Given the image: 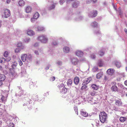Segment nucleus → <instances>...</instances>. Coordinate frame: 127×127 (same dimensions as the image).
<instances>
[{"label":"nucleus","mask_w":127,"mask_h":127,"mask_svg":"<svg viewBox=\"0 0 127 127\" xmlns=\"http://www.w3.org/2000/svg\"><path fill=\"white\" fill-rule=\"evenodd\" d=\"M37 39L38 40L43 44L46 43L48 41V38L47 36L44 34L38 36Z\"/></svg>","instance_id":"nucleus-1"},{"label":"nucleus","mask_w":127,"mask_h":127,"mask_svg":"<svg viewBox=\"0 0 127 127\" xmlns=\"http://www.w3.org/2000/svg\"><path fill=\"white\" fill-rule=\"evenodd\" d=\"M99 116L100 121L101 122L104 123L106 121L107 118V115L104 112H102Z\"/></svg>","instance_id":"nucleus-2"},{"label":"nucleus","mask_w":127,"mask_h":127,"mask_svg":"<svg viewBox=\"0 0 127 127\" xmlns=\"http://www.w3.org/2000/svg\"><path fill=\"white\" fill-rule=\"evenodd\" d=\"M10 15V11L7 9H4L2 11V16L3 18H7Z\"/></svg>","instance_id":"nucleus-3"},{"label":"nucleus","mask_w":127,"mask_h":127,"mask_svg":"<svg viewBox=\"0 0 127 127\" xmlns=\"http://www.w3.org/2000/svg\"><path fill=\"white\" fill-rule=\"evenodd\" d=\"M97 14V12L96 11H93L89 12L88 15L89 17L93 18L95 17Z\"/></svg>","instance_id":"nucleus-4"},{"label":"nucleus","mask_w":127,"mask_h":127,"mask_svg":"<svg viewBox=\"0 0 127 127\" xmlns=\"http://www.w3.org/2000/svg\"><path fill=\"white\" fill-rule=\"evenodd\" d=\"M34 29L36 31H44L45 28L41 26H36L35 27Z\"/></svg>","instance_id":"nucleus-5"},{"label":"nucleus","mask_w":127,"mask_h":127,"mask_svg":"<svg viewBox=\"0 0 127 127\" xmlns=\"http://www.w3.org/2000/svg\"><path fill=\"white\" fill-rule=\"evenodd\" d=\"M32 8L31 6H27L26 7L25 10L26 12L27 13H31L32 11Z\"/></svg>","instance_id":"nucleus-6"},{"label":"nucleus","mask_w":127,"mask_h":127,"mask_svg":"<svg viewBox=\"0 0 127 127\" xmlns=\"http://www.w3.org/2000/svg\"><path fill=\"white\" fill-rule=\"evenodd\" d=\"M26 32L27 34L29 36H33L35 34L34 32L32 30L28 29Z\"/></svg>","instance_id":"nucleus-7"},{"label":"nucleus","mask_w":127,"mask_h":127,"mask_svg":"<svg viewBox=\"0 0 127 127\" xmlns=\"http://www.w3.org/2000/svg\"><path fill=\"white\" fill-rule=\"evenodd\" d=\"M92 80L91 77H89L87 79H85L83 83V85L87 84H88Z\"/></svg>","instance_id":"nucleus-8"},{"label":"nucleus","mask_w":127,"mask_h":127,"mask_svg":"<svg viewBox=\"0 0 127 127\" xmlns=\"http://www.w3.org/2000/svg\"><path fill=\"white\" fill-rule=\"evenodd\" d=\"M115 72V70L114 69L112 68H110L107 70V73L111 75H112Z\"/></svg>","instance_id":"nucleus-9"},{"label":"nucleus","mask_w":127,"mask_h":127,"mask_svg":"<svg viewBox=\"0 0 127 127\" xmlns=\"http://www.w3.org/2000/svg\"><path fill=\"white\" fill-rule=\"evenodd\" d=\"M70 50L69 48L67 46H64L63 49V52L65 53H67L69 52Z\"/></svg>","instance_id":"nucleus-10"},{"label":"nucleus","mask_w":127,"mask_h":127,"mask_svg":"<svg viewBox=\"0 0 127 127\" xmlns=\"http://www.w3.org/2000/svg\"><path fill=\"white\" fill-rule=\"evenodd\" d=\"M76 55L79 57H81L83 55V53L80 50H77L76 52Z\"/></svg>","instance_id":"nucleus-11"},{"label":"nucleus","mask_w":127,"mask_h":127,"mask_svg":"<svg viewBox=\"0 0 127 127\" xmlns=\"http://www.w3.org/2000/svg\"><path fill=\"white\" fill-rule=\"evenodd\" d=\"M81 115L85 117H87L88 115V113L86 112L85 110L82 109L81 111Z\"/></svg>","instance_id":"nucleus-12"},{"label":"nucleus","mask_w":127,"mask_h":127,"mask_svg":"<svg viewBox=\"0 0 127 127\" xmlns=\"http://www.w3.org/2000/svg\"><path fill=\"white\" fill-rule=\"evenodd\" d=\"M17 46L19 47H20V48L22 49H24L25 48V46L22 42H18L17 44Z\"/></svg>","instance_id":"nucleus-13"},{"label":"nucleus","mask_w":127,"mask_h":127,"mask_svg":"<svg viewBox=\"0 0 127 127\" xmlns=\"http://www.w3.org/2000/svg\"><path fill=\"white\" fill-rule=\"evenodd\" d=\"M79 62L78 60L76 58H73L72 59V63L74 65L77 64Z\"/></svg>","instance_id":"nucleus-14"},{"label":"nucleus","mask_w":127,"mask_h":127,"mask_svg":"<svg viewBox=\"0 0 127 127\" xmlns=\"http://www.w3.org/2000/svg\"><path fill=\"white\" fill-rule=\"evenodd\" d=\"M79 4V2L78 1H74L72 4L73 7L76 8L78 7Z\"/></svg>","instance_id":"nucleus-15"},{"label":"nucleus","mask_w":127,"mask_h":127,"mask_svg":"<svg viewBox=\"0 0 127 127\" xmlns=\"http://www.w3.org/2000/svg\"><path fill=\"white\" fill-rule=\"evenodd\" d=\"M27 55L26 54H23L21 55V60L23 62H25L26 59Z\"/></svg>","instance_id":"nucleus-16"},{"label":"nucleus","mask_w":127,"mask_h":127,"mask_svg":"<svg viewBox=\"0 0 127 127\" xmlns=\"http://www.w3.org/2000/svg\"><path fill=\"white\" fill-rule=\"evenodd\" d=\"M18 88L19 89V90L20 91L19 92L18 94L17 93H16V96H17L18 95L19 96H21L23 94V91H21V87H19Z\"/></svg>","instance_id":"nucleus-17"},{"label":"nucleus","mask_w":127,"mask_h":127,"mask_svg":"<svg viewBox=\"0 0 127 127\" xmlns=\"http://www.w3.org/2000/svg\"><path fill=\"white\" fill-rule=\"evenodd\" d=\"M115 103L116 105L119 106H122V102L121 100H116Z\"/></svg>","instance_id":"nucleus-18"},{"label":"nucleus","mask_w":127,"mask_h":127,"mask_svg":"<svg viewBox=\"0 0 127 127\" xmlns=\"http://www.w3.org/2000/svg\"><path fill=\"white\" fill-rule=\"evenodd\" d=\"M79 78L77 77H75L74 79V82L75 84L77 85L79 82Z\"/></svg>","instance_id":"nucleus-19"},{"label":"nucleus","mask_w":127,"mask_h":127,"mask_svg":"<svg viewBox=\"0 0 127 127\" xmlns=\"http://www.w3.org/2000/svg\"><path fill=\"white\" fill-rule=\"evenodd\" d=\"M67 91V89L64 86L63 87L62 90L60 91V93H61L64 94L66 93Z\"/></svg>","instance_id":"nucleus-20"},{"label":"nucleus","mask_w":127,"mask_h":127,"mask_svg":"<svg viewBox=\"0 0 127 127\" xmlns=\"http://www.w3.org/2000/svg\"><path fill=\"white\" fill-rule=\"evenodd\" d=\"M55 5L54 4V3L53 1L51 2V5L48 8V9L49 10H52L55 8Z\"/></svg>","instance_id":"nucleus-21"},{"label":"nucleus","mask_w":127,"mask_h":127,"mask_svg":"<svg viewBox=\"0 0 127 127\" xmlns=\"http://www.w3.org/2000/svg\"><path fill=\"white\" fill-rule=\"evenodd\" d=\"M71 11L70 10L69 12H68L67 13V16L66 17V18L67 19L69 20V19H70L71 17Z\"/></svg>","instance_id":"nucleus-22"},{"label":"nucleus","mask_w":127,"mask_h":127,"mask_svg":"<svg viewBox=\"0 0 127 127\" xmlns=\"http://www.w3.org/2000/svg\"><path fill=\"white\" fill-rule=\"evenodd\" d=\"M5 78V76L4 74H0V81H4Z\"/></svg>","instance_id":"nucleus-23"},{"label":"nucleus","mask_w":127,"mask_h":127,"mask_svg":"<svg viewBox=\"0 0 127 127\" xmlns=\"http://www.w3.org/2000/svg\"><path fill=\"white\" fill-rule=\"evenodd\" d=\"M19 4L20 6H23L25 4V2L23 0H20L19 2Z\"/></svg>","instance_id":"nucleus-24"},{"label":"nucleus","mask_w":127,"mask_h":127,"mask_svg":"<svg viewBox=\"0 0 127 127\" xmlns=\"http://www.w3.org/2000/svg\"><path fill=\"white\" fill-rule=\"evenodd\" d=\"M91 26L94 28L96 27L97 26V23L95 22H93L91 24Z\"/></svg>","instance_id":"nucleus-25"},{"label":"nucleus","mask_w":127,"mask_h":127,"mask_svg":"<svg viewBox=\"0 0 127 127\" xmlns=\"http://www.w3.org/2000/svg\"><path fill=\"white\" fill-rule=\"evenodd\" d=\"M17 63L16 62H14L11 65L12 67L13 68H15L17 65Z\"/></svg>","instance_id":"nucleus-26"},{"label":"nucleus","mask_w":127,"mask_h":127,"mask_svg":"<svg viewBox=\"0 0 127 127\" xmlns=\"http://www.w3.org/2000/svg\"><path fill=\"white\" fill-rule=\"evenodd\" d=\"M91 87L93 89L95 90H97L98 88V86L95 84H93L91 86Z\"/></svg>","instance_id":"nucleus-27"},{"label":"nucleus","mask_w":127,"mask_h":127,"mask_svg":"<svg viewBox=\"0 0 127 127\" xmlns=\"http://www.w3.org/2000/svg\"><path fill=\"white\" fill-rule=\"evenodd\" d=\"M39 13L37 12H36L34 15L33 17L34 18L36 19L39 17Z\"/></svg>","instance_id":"nucleus-28"},{"label":"nucleus","mask_w":127,"mask_h":127,"mask_svg":"<svg viewBox=\"0 0 127 127\" xmlns=\"http://www.w3.org/2000/svg\"><path fill=\"white\" fill-rule=\"evenodd\" d=\"M119 120L121 122H124L126 121L125 117H121L120 118Z\"/></svg>","instance_id":"nucleus-29"},{"label":"nucleus","mask_w":127,"mask_h":127,"mask_svg":"<svg viewBox=\"0 0 127 127\" xmlns=\"http://www.w3.org/2000/svg\"><path fill=\"white\" fill-rule=\"evenodd\" d=\"M103 75V73L102 72L98 73L96 75V78L97 79L100 78Z\"/></svg>","instance_id":"nucleus-30"},{"label":"nucleus","mask_w":127,"mask_h":127,"mask_svg":"<svg viewBox=\"0 0 127 127\" xmlns=\"http://www.w3.org/2000/svg\"><path fill=\"white\" fill-rule=\"evenodd\" d=\"M22 50H23V49L20 48H18L15 49L14 50V51L15 53H18L20 52Z\"/></svg>","instance_id":"nucleus-31"},{"label":"nucleus","mask_w":127,"mask_h":127,"mask_svg":"<svg viewBox=\"0 0 127 127\" xmlns=\"http://www.w3.org/2000/svg\"><path fill=\"white\" fill-rule=\"evenodd\" d=\"M111 90L113 91H116L117 90V87L116 85H114L111 88Z\"/></svg>","instance_id":"nucleus-32"},{"label":"nucleus","mask_w":127,"mask_h":127,"mask_svg":"<svg viewBox=\"0 0 127 127\" xmlns=\"http://www.w3.org/2000/svg\"><path fill=\"white\" fill-rule=\"evenodd\" d=\"M103 64V62L101 60H99L98 62V65L99 66H101Z\"/></svg>","instance_id":"nucleus-33"},{"label":"nucleus","mask_w":127,"mask_h":127,"mask_svg":"<svg viewBox=\"0 0 127 127\" xmlns=\"http://www.w3.org/2000/svg\"><path fill=\"white\" fill-rule=\"evenodd\" d=\"M96 93V92L94 91H90L89 92V95L92 96H94Z\"/></svg>","instance_id":"nucleus-34"},{"label":"nucleus","mask_w":127,"mask_h":127,"mask_svg":"<svg viewBox=\"0 0 127 127\" xmlns=\"http://www.w3.org/2000/svg\"><path fill=\"white\" fill-rule=\"evenodd\" d=\"M67 85L70 88L71 86V80L69 79L67 82Z\"/></svg>","instance_id":"nucleus-35"},{"label":"nucleus","mask_w":127,"mask_h":127,"mask_svg":"<svg viewBox=\"0 0 127 127\" xmlns=\"http://www.w3.org/2000/svg\"><path fill=\"white\" fill-rule=\"evenodd\" d=\"M30 38L29 37L26 38L24 40V42L26 43H28L30 41Z\"/></svg>","instance_id":"nucleus-36"},{"label":"nucleus","mask_w":127,"mask_h":127,"mask_svg":"<svg viewBox=\"0 0 127 127\" xmlns=\"http://www.w3.org/2000/svg\"><path fill=\"white\" fill-rule=\"evenodd\" d=\"M56 64L59 66H61L62 65V62L60 61H57L56 62Z\"/></svg>","instance_id":"nucleus-37"},{"label":"nucleus","mask_w":127,"mask_h":127,"mask_svg":"<svg viewBox=\"0 0 127 127\" xmlns=\"http://www.w3.org/2000/svg\"><path fill=\"white\" fill-rule=\"evenodd\" d=\"M115 65L116 66L118 67H120L121 66L120 63L118 62H117L116 63Z\"/></svg>","instance_id":"nucleus-38"},{"label":"nucleus","mask_w":127,"mask_h":127,"mask_svg":"<svg viewBox=\"0 0 127 127\" xmlns=\"http://www.w3.org/2000/svg\"><path fill=\"white\" fill-rule=\"evenodd\" d=\"M74 109L76 114L77 115H78V110L77 107V106H75L74 107Z\"/></svg>","instance_id":"nucleus-39"},{"label":"nucleus","mask_w":127,"mask_h":127,"mask_svg":"<svg viewBox=\"0 0 127 127\" xmlns=\"http://www.w3.org/2000/svg\"><path fill=\"white\" fill-rule=\"evenodd\" d=\"M1 99L2 101H4L6 99V98L3 96L1 95Z\"/></svg>","instance_id":"nucleus-40"},{"label":"nucleus","mask_w":127,"mask_h":127,"mask_svg":"<svg viewBox=\"0 0 127 127\" xmlns=\"http://www.w3.org/2000/svg\"><path fill=\"white\" fill-rule=\"evenodd\" d=\"M34 53L36 55H38L39 54L40 52L39 50H35L34 51Z\"/></svg>","instance_id":"nucleus-41"},{"label":"nucleus","mask_w":127,"mask_h":127,"mask_svg":"<svg viewBox=\"0 0 127 127\" xmlns=\"http://www.w3.org/2000/svg\"><path fill=\"white\" fill-rule=\"evenodd\" d=\"M6 61V59L4 58H1L0 60V63H3Z\"/></svg>","instance_id":"nucleus-42"},{"label":"nucleus","mask_w":127,"mask_h":127,"mask_svg":"<svg viewBox=\"0 0 127 127\" xmlns=\"http://www.w3.org/2000/svg\"><path fill=\"white\" fill-rule=\"evenodd\" d=\"M52 44L54 46H56L58 45V43L56 41H53L52 42Z\"/></svg>","instance_id":"nucleus-43"},{"label":"nucleus","mask_w":127,"mask_h":127,"mask_svg":"<svg viewBox=\"0 0 127 127\" xmlns=\"http://www.w3.org/2000/svg\"><path fill=\"white\" fill-rule=\"evenodd\" d=\"M27 59H29L31 61L32 59V56L31 54H29L28 57Z\"/></svg>","instance_id":"nucleus-44"},{"label":"nucleus","mask_w":127,"mask_h":127,"mask_svg":"<svg viewBox=\"0 0 127 127\" xmlns=\"http://www.w3.org/2000/svg\"><path fill=\"white\" fill-rule=\"evenodd\" d=\"M39 43L38 42H36L34 43L33 45V46L35 47H37L39 46Z\"/></svg>","instance_id":"nucleus-45"},{"label":"nucleus","mask_w":127,"mask_h":127,"mask_svg":"<svg viewBox=\"0 0 127 127\" xmlns=\"http://www.w3.org/2000/svg\"><path fill=\"white\" fill-rule=\"evenodd\" d=\"M98 69V68L97 67H94L93 68V70L94 72L97 71Z\"/></svg>","instance_id":"nucleus-46"},{"label":"nucleus","mask_w":127,"mask_h":127,"mask_svg":"<svg viewBox=\"0 0 127 127\" xmlns=\"http://www.w3.org/2000/svg\"><path fill=\"white\" fill-rule=\"evenodd\" d=\"M64 87V84L63 83H61L60 84V85H58V88L60 89L63 88V87Z\"/></svg>","instance_id":"nucleus-47"},{"label":"nucleus","mask_w":127,"mask_h":127,"mask_svg":"<svg viewBox=\"0 0 127 127\" xmlns=\"http://www.w3.org/2000/svg\"><path fill=\"white\" fill-rule=\"evenodd\" d=\"M99 54L100 56H102L104 55V52L102 50H101L99 52Z\"/></svg>","instance_id":"nucleus-48"},{"label":"nucleus","mask_w":127,"mask_h":127,"mask_svg":"<svg viewBox=\"0 0 127 127\" xmlns=\"http://www.w3.org/2000/svg\"><path fill=\"white\" fill-rule=\"evenodd\" d=\"M84 85L81 87V89L82 90L85 89L87 88V86L86 85V84Z\"/></svg>","instance_id":"nucleus-49"},{"label":"nucleus","mask_w":127,"mask_h":127,"mask_svg":"<svg viewBox=\"0 0 127 127\" xmlns=\"http://www.w3.org/2000/svg\"><path fill=\"white\" fill-rule=\"evenodd\" d=\"M65 1V0H60V4L62 5Z\"/></svg>","instance_id":"nucleus-50"},{"label":"nucleus","mask_w":127,"mask_h":127,"mask_svg":"<svg viewBox=\"0 0 127 127\" xmlns=\"http://www.w3.org/2000/svg\"><path fill=\"white\" fill-rule=\"evenodd\" d=\"M32 98L34 99L35 100L36 99V98H37V96L36 95H33L32 96Z\"/></svg>","instance_id":"nucleus-51"},{"label":"nucleus","mask_w":127,"mask_h":127,"mask_svg":"<svg viewBox=\"0 0 127 127\" xmlns=\"http://www.w3.org/2000/svg\"><path fill=\"white\" fill-rule=\"evenodd\" d=\"M55 79V77L54 76L51 77L50 78V80L52 81H54Z\"/></svg>","instance_id":"nucleus-52"},{"label":"nucleus","mask_w":127,"mask_h":127,"mask_svg":"<svg viewBox=\"0 0 127 127\" xmlns=\"http://www.w3.org/2000/svg\"><path fill=\"white\" fill-rule=\"evenodd\" d=\"M8 53L7 51H5L4 54V56L5 57H7L8 55Z\"/></svg>","instance_id":"nucleus-53"},{"label":"nucleus","mask_w":127,"mask_h":127,"mask_svg":"<svg viewBox=\"0 0 127 127\" xmlns=\"http://www.w3.org/2000/svg\"><path fill=\"white\" fill-rule=\"evenodd\" d=\"M83 18V17L82 16H79L78 18L77 19V20L78 21L80 20H81Z\"/></svg>","instance_id":"nucleus-54"},{"label":"nucleus","mask_w":127,"mask_h":127,"mask_svg":"<svg viewBox=\"0 0 127 127\" xmlns=\"http://www.w3.org/2000/svg\"><path fill=\"white\" fill-rule=\"evenodd\" d=\"M36 19L34 18V17H33V18H32L31 19V21L32 22H34L35 21V20H36Z\"/></svg>","instance_id":"nucleus-55"},{"label":"nucleus","mask_w":127,"mask_h":127,"mask_svg":"<svg viewBox=\"0 0 127 127\" xmlns=\"http://www.w3.org/2000/svg\"><path fill=\"white\" fill-rule=\"evenodd\" d=\"M11 59V58L9 57H8L6 59V61H9Z\"/></svg>","instance_id":"nucleus-56"},{"label":"nucleus","mask_w":127,"mask_h":127,"mask_svg":"<svg viewBox=\"0 0 127 127\" xmlns=\"http://www.w3.org/2000/svg\"><path fill=\"white\" fill-rule=\"evenodd\" d=\"M93 99H91V100H90V101H91L92 102H90L91 104H93L94 103H95V102H93Z\"/></svg>","instance_id":"nucleus-57"},{"label":"nucleus","mask_w":127,"mask_h":127,"mask_svg":"<svg viewBox=\"0 0 127 127\" xmlns=\"http://www.w3.org/2000/svg\"><path fill=\"white\" fill-rule=\"evenodd\" d=\"M91 57L92 58H95V56L94 54H92L91 55Z\"/></svg>","instance_id":"nucleus-58"},{"label":"nucleus","mask_w":127,"mask_h":127,"mask_svg":"<svg viewBox=\"0 0 127 127\" xmlns=\"http://www.w3.org/2000/svg\"><path fill=\"white\" fill-rule=\"evenodd\" d=\"M91 0H87L86 1V3L87 4H90L91 2Z\"/></svg>","instance_id":"nucleus-59"},{"label":"nucleus","mask_w":127,"mask_h":127,"mask_svg":"<svg viewBox=\"0 0 127 127\" xmlns=\"http://www.w3.org/2000/svg\"><path fill=\"white\" fill-rule=\"evenodd\" d=\"M14 126V124L12 123H11L10 124L9 126L10 127H13Z\"/></svg>","instance_id":"nucleus-60"},{"label":"nucleus","mask_w":127,"mask_h":127,"mask_svg":"<svg viewBox=\"0 0 127 127\" xmlns=\"http://www.w3.org/2000/svg\"><path fill=\"white\" fill-rule=\"evenodd\" d=\"M19 64L20 65H22L23 63L20 60L19 62Z\"/></svg>","instance_id":"nucleus-61"},{"label":"nucleus","mask_w":127,"mask_h":127,"mask_svg":"<svg viewBox=\"0 0 127 127\" xmlns=\"http://www.w3.org/2000/svg\"><path fill=\"white\" fill-rule=\"evenodd\" d=\"M71 0H67L66 3H70Z\"/></svg>","instance_id":"nucleus-62"},{"label":"nucleus","mask_w":127,"mask_h":127,"mask_svg":"<svg viewBox=\"0 0 127 127\" xmlns=\"http://www.w3.org/2000/svg\"><path fill=\"white\" fill-rule=\"evenodd\" d=\"M113 109H114V110L116 111H117L118 110V108L116 107H114Z\"/></svg>","instance_id":"nucleus-63"},{"label":"nucleus","mask_w":127,"mask_h":127,"mask_svg":"<svg viewBox=\"0 0 127 127\" xmlns=\"http://www.w3.org/2000/svg\"><path fill=\"white\" fill-rule=\"evenodd\" d=\"M124 84L126 85L127 86V80H126L125 81Z\"/></svg>","instance_id":"nucleus-64"}]
</instances>
